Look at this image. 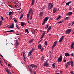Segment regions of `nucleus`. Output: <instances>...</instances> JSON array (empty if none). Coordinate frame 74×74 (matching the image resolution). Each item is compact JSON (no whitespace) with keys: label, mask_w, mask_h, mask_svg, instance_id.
<instances>
[{"label":"nucleus","mask_w":74,"mask_h":74,"mask_svg":"<svg viewBox=\"0 0 74 74\" xmlns=\"http://www.w3.org/2000/svg\"><path fill=\"white\" fill-rule=\"evenodd\" d=\"M70 63H71V67H73V61H70V62H68L67 63V64L69 65H70Z\"/></svg>","instance_id":"1"},{"label":"nucleus","mask_w":74,"mask_h":74,"mask_svg":"<svg viewBox=\"0 0 74 74\" xmlns=\"http://www.w3.org/2000/svg\"><path fill=\"white\" fill-rule=\"evenodd\" d=\"M62 56L60 55L59 57V58L58 59L57 61H58V62L60 63L62 61Z\"/></svg>","instance_id":"2"},{"label":"nucleus","mask_w":74,"mask_h":74,"mask_svg":"<svg viewBox=\"0 0 74 74\" xmlns=\"http://www.w3.org/2000/svg\"><path fill=\"white\" fill-rule=\"evenodd\" d=\"M53 7V5L49 3L48 5V9L50 10Z\"/></svg>","instance_id":"3"},{"label":"nucleus","mask_w":74,"mask_h":74,"mask_svg":"<svg viewBox=\"0 0 74 74\" xmlns=\"http://www.w3.org/2000/svg\"><path fill=\"white\" fill-rule=\"evenodd\" d=\"M71 32V29H68L65 31V33H66V34H69Z\"/></svg>","instance_id":"4"},{"label":"nucleus","mask_w":74,"mask_h":74,"mask_svg":"<svg viewBox=\"0 0 74 74\" xmlns=\"http://www.w3.org/2000/svg\"><path fill=\"white\" fill-rule=\"evenodd\" d=\"M5 70L7 73H8V74H11V72H10V70H9V69L8 68H5Z\"/></svg>","instance_id":"5"},{"label":"nucleus","mask_w":74,"mask_h":74,"mask_svg":"<svg viewBox=\"0 0 74 74\" xmlns=\"http://www.w3.org/2000/svg\"><path fill=\"white\" fill-rule=\"evenodd\" d=\"M30 67H31L32 68H37V66L36 65H35L34 64H31L29 65Z\"/></svg>","instance_id":"6"},{"label":"nucleus","mask_w":74,"mask_h":74,"mask_svg":"<svg viewBox=\"0 0 74 74\" xmlns=\"http://www.w3.org/2000/svg\"><path fill=\"white\" fill-rule=\"evenodd\" d=\"M16 42L15 43L16 45V46L17 47H18V45H19V41H18V40H15Z\"/></svg>","instance_id":"7"},{"label":"nucleus","mask_w":74,"mask_h":74,"mask_svg":"<svg viewBox=\"0 0 74 74\" xmlns=\"http://www.w3.org/2000/svg\"><path fill=\"white\" fill-rule=\"evenodd\" d=\"M64 38V36H63L62 37L60 38V39L59 40V42H62V41L63 39V38Z\"/></svg>","instance_id":"8"},{"label":"nucleus","mask_w":74,"mask_h":74,"mask_svg":"<svg viewBox=\"0 0 74 74\" xmlns=\"http://www.w3.org/2000/svg\"><path fill=\"white\" fill-rule=\"evenodd\" d=\"M72 14H73V13H72V12H69L67 13L66 15H69V16H70V15H71Z\"/></svg>","instance_id":"9"},{"label":"nucleus","mask_w":74,"mask_h":74,"mask_svg":"<svg viewBox=\"0 0 74 74\" xmlns=\"http://www.w3.org/2000/svg\"><path fill=\"white\" fill-rule=\"evenodd\" d=\"M14 24H12L10 27H8V28H10V29H11V28H14Z\"/></svg>","instance_id":"10"},{"label":"nucleus","mask_w":74,"mask_h":74,"mask_svg":"<svg viewBox=\"0 0 74 74\" xmlns=\"http://www.w3.org/2000/svg\"><path fill=\"white\" fill-rule=\"evenodd\" d=\"M43 15V12H40L39 15L40 18H41V17H42Z\"/></svg>","instance_id":"11"},{"label":"nucleus","mask_w":74,"mask_h":74,"mask_svg":"<svg viewBox=\"0 0 74 74\" xmlns=\"http://www.w3.org/2000/svg\"><path fill=\"white\" fill-rule=\"evenodd\" d=\"M49 18V17H48L45 18L44 20V21H45V22H47V21H48V19Z\"/></svg>","instance_id":"12"},{"label":"nucleus","mask_w":74,"mask_h":74,"mask_svg":"<svg viewBox=\"0 0 74 74\" xmlns=\"http://www.w3.org/2000/svg\"><path fill=\"white\" fill-rule=\"evenodd\" d=\"M42 47V46H41V44H39L38 47V49H41Z\"/></svg>","instance_id":"13"},{"label":"nucleus","mask_w":74,"mask_h":74,"mask_svg":"<svg viewBox=\"0 0 74 74\" xmlns=\"http://www.w3.org/2000/svg\"><path fill=\"white\" fill-rule=\"evenodd\" d=\"M44 66H49L48 64L47 63V62H45V63L44 64Z\"/></svg>","instance_id":"14"},{"label":"nucleus","mask_w":74,"mask_h":74,"mask_svg":"<svg viewBox=\"0 0 74 74\" xmlns=\"http://www.w3.org/2000/svg\"><path fill=\"white\" fill-rule=\"evenodd\" d=\"M56 11H57V9H56V8H55L53 9V13H55V12H56Z\"/></svg>","instance_id":"15"},{"label":"nucleus","mask_w":74,"mask_h":74,"mask_svg":"<svg viewBox=\"0 0 74 74\" xmlns=\"http://www.w3.org/2000/svg\"><path fill=\"white\" fill-rule=\"evenodd\" d=\"M65 56H66L67 57V56H70V55L69 54V53H65Z\"/></svg>","instance_id":"16"},{"label":"nucleus","mask_w":74,"mask_h":74,"mask_svg":"<svg viewBox=\"0 0 74 74\" xmlns=\"http://www.w3.org/2000/svg\"><path fill=\"white\" fill-rule=\"evenodd\" d=\"M74 43L71 44V48H73V49H74Z\"/></svg>","instance_id":"17"},{"label":"nucleus","mask_w":74,"mask_h":74,"mask_svg":"<svg viewBox=\"0 0 74 74\" xmlns=\"http://www.w3.org/2000/svg\"><path fill=\"white\" fill-rule=\"evenodd\" d=\"M35 49H34V47L30 51V52L31 53H32L33 51H34Z\"/></svg>","instance_id":"18"},{"label":"nucleus","mask_w":74,"mask_h":74,"mask_svg":"<svg viewBox=\"0 0 74 74\" xmlns=\"http://www.w3.org/2000/svg\"><path fill=\"white\" fill-rule=\"evenodd\" d=\"M13 15V13L12 12H11V11H10L9 12V13L8 15Z\"/></svg>","instance_id":"19"},{"label":"nucleus","mask_w":74,"mask_h":74,"mask_svg":"<svg viewBox=\"0 0 74 74\" xmlns=\"http://www.w3.org/2000/svg\"><path fill=\"white\" fill-rule=\"evenodd\" d=\"M7 32H8V33H11V32H14V31L12 30L10 31H7Z\"/></svg>","instance_id":"20"},{"label":"nucleus","mask_w":74,"mask_h":74,"mask_svg":"<svg viewBox=\"0 0 74 74\" xmlns=\"http://www.w3.org/2000/svg\"><path fill=\"white\" fill-rule=\"evenodd\" d=\"M56 45L55 44H54V45H53L52 47V49L53 50V49L54 47H56Z\"/></svg>","instance_id":"21"},{"label":"nucleus","mask_w":74,"mask_h":74,"mask_svg":"<svg viewBox=\"0 0 74 74\" xmlns=\"http://www.w3.org/2000/svg\"><path fill=\"white\" fill-rule=\"evenodd\" d=\"M35 1V0H32V2L31 4L33 5L34 4V2Z\"/></svg>","instance_id":"22"},{"label":"nucleus","mask_w":74,"mask_h":74,"mask_svg":"<svg viewBox=\"0 0 74 74\" xmlns=\"http://www.w3.org/2000/svg\"><path fill=\"white\" fill-rule=\"evenodd\" d=\"M32 11H33V10H32V9H30L28 13L29 14L30 13H31V12H33Z\"/></svg>","instance_id":"23"},{"label":"nucleus","mask_w":74,"mask_h":74,"mask_svg":"<svg viewBox=\"0 0 74 74\" xmlns=\"http://www.w3.org/2000/svg\"><path fill=\"white\" fill-rule=\"evenodd\" d=\"M32 53H31L30 51L28 55V57H30V55H31V54H32Z\"/></svg>","instance_id":"24"},{"label":"nucleus","mask_w":74,"mask_h":74,"mask_svg":"<svg viewBox=\"0 0 74 74\" xmlns=\"http://www.w3.org/2000/svg\"><path fill=\"white\" fill-rule=\"evenodd\" d=\"M24 23H23V22H21V26H22L23 27V25H24Z\"/></svg>","instance_id":"25"},{"label":"nucleus","mask_w":74,"mask_h":74,"mask_svg":"<svg viewBox=\"0 0 74 74\" xmlns=\"http://www.w3.org/2000/svg\"><path fill=\"white\" fill-rule=\"evenodd\" d=\"M16 27L18 28V30H19V29H20V28L19 27V26H18L17 24H16Z\"/></svg>","instance_id":"26"},{"label":"nucleus","mask_w":74,"mask_h":74,"mask_svg":"<svg viewBox=\"0 0 74 74\" xmlns=\"http://www.w3.org/2000/svg\"><path fill=\"white\" fill-rule=\"evenodd\" d=\"M49 26L47 24L46 25V27H45V29H47L49 27Z\"/></svg>","instance_id":"27"},{"label":"nucleus","mask_w":74,"mask_h":74,"mask_svg":"<svg viewBox=\"0 0 74 74\" xmlns=\"http://www.w3.org/2000/svg\"><path fill=\"white\" fill-rule=\"evenodd\" d=\"M34 39H33L32 40L31 39L30 40L29 42V44H31L32 42H33V41Z\"/></svg>","instance_id":"28"},{"label":"nucleus","mask_w":74,"mask_h":74,"mask_svg":"<svg viewBox=\"0 0 74 74\" xmlns=\"http://www.w3.org/2000/svg\"><path fill=\"white\" fill-rule=\"evenodd\" d=\"M30 15V14L29 13H28V14L27 15V19H29V16Z\"/></svg>","instance_id":"29"},{"label":"nucleus","mask_w":74,"mask_h":74,"mask_svg":"<svg viewBox=\"0 0 74 74\" xmlns=\"http://www.w3.org/2000/svg\"><path fill=\"white\" fill-rule=\"evenodd\" d=\"M60 17H61V16H58L57 17V18L56 19L57 21H58V20H59V18H60Z\"/></svg>","instance_id":"30"},{"label":"nucleus","mask_w":74,"mask_h":74,"mask_svg":"<svg viewBox=\"0 0 74 74\" xmlns=\"http://www.w3.org/2000/svg\"><path fill=\"white\" fill-rule=\"evenodd\" d=\"M71 3V2H67L66 4V5H68L69 4H70Z\"/></svg>","instance_id":"31"},{"label":"nucleus","mask_w":74,"mask_h":74,"mask_svg":"<svg viewBox=\"0 0 74 74\" xmlns=\"http://www.w3.org/2000/svg\"><path fill=\"white\" fill-rule=\"evenodd\" d=\"M13 20L16 23L17 22V20L16 18H13Z\"/></svg>","instance_id":"32"},{"label":"nucleus","mask_w":74,"mask_h":74,"mask_svg":"<svg viewBox=\"0 0 74 74\" xmlns=\"http://www.w3.org/2000/svg\"><path fill=\"white\" fill-rule=\"evenodd\" d=\"M44 44L45 45H46V46L47 45V41H45V42Z\"/></svg>","instance_id":"33"},{"label":"nucleus","mask_w":74,"mask_h":74,"mask_svg":"<svg viewBox=\"0 0 74 74\" xmlns=\"http://www.w3.org/2000/svg\"><path fill=\"white\" fill-rule=\"evenodd\" d=\"M44 56H42L41 58V60H44Z\"/></svg>","instance_id":"34"},{"label":"nucleus","mask_w":74,"mask_h":74,"mask_svg":"<svg viewBox=\"0 0 74 74\" xmlns=\"http://www.w3.org/2000/svg\"><path fill=\"white\" fill-rule=\"evenodd\" d=\"M52 66L53 68L55 69V64H53L52 65Z\"/></svg>","instance_id":"35"},{"label":"nucleus","mask_w":74,"mask_h":74,"mask_svg":"<svg viewBox=\"0 0 74 74\" xmlns=\"http://www.w3.org/2000/svg\"><path fill=\"white\" fill-rule=\"evenodd\" d=\"M25 32L27 33H29V31H28V29H26L25 30Z\"/></svg>","instance_id":"36"},{"label":"nucleus","mask_w":74,"mask_h":74,"mask_svg":"<svg viewBox=\"0 0 74 74\" xmlns=\"http://www.w3.org/2000/svg\"><path fill=\"white\" fill-rule=\"evenodd\" d=\"M68 19H69V17H66V18L64 19L65 20H68Z\"/></svg>","instance_id":"37"},{"label":"nucleus","mask_w":74,"mask_h":74,"mask_svg":"<svg viewBox=\"0 0 74 74\" xmlns=\"http://www.w3.org/2000/svg\"><path fill=\"white\" fill-rule=\"evenodd\" d=\"M43 50H44V48H43V47L42 48L41 50V51L42 52H43Z\"/></svg>","instance_id":"38"},{"label":"nucleus","mask_w":74,"mask_h":74,"mask_svg":"<svg viewBox=\"0 0 74 74\" xmlns=\"http://www.w3.org/2000/svg\"><path fill=\"white\" fill-rule=\"evenodd\" d=\"M2 22H3V21H0V26H1V24H2Z\"/></svg>","instance_id":"39"},{"label":"nucleus","mask_w":74,"mask_h":74,"mask_svg":"<svg viewBox=\"0 0 74 74\" xmlns=\"http://www.w3.org/2000/svg\"><path fill=\"white\" fill-rule=\"evenodd\" d=\"M1 18L2 20H4V18H3V17L2 16H1Z\"/></svg>","instance_id":"40"},{"label":"nucleus","mask_w":74,"mask_h":74,"mask_svg":"<svg viewBox=\"0 0 74 74\" xmlns=\"http://www.w3.org/2000/svg\"><path fill=\"white\" fill-rule=\"evenodd\" d=\"M52 28V27L51 26H50L49 28L48 29H49L50 30H51V28Z\"/></svg>","instance_id":"41"},{"label":"nucleus","mask_w":74,"mask_h":74,"mask_svg":"<svg viewBox=\"0 0 74 74\" xmlns=\"http://www.w3.org/2000/svg\"><path fill=\"white\" fill-rule=\"evenodd\" d=\"M65 66L66 68H67V67H69V65H68L67 64H66L65 65Z\"/></svg>","instance_id":"42"},{"label":"nucleus","mask_w":74,"mask_h":74,"mask_svg":"<svg viewBox=\"0 0 74 74\" xmlns=\"http://www.w3.org/2000/svg\"><path fill=\"white\" fill-rule=\"evenodd\" d=\"M54 44L56 45L57 44V41H56L54 42Z\"/></svg>","instance_id":"43"},{"label":"nucleus","mask_w":74,"mask_h":74,"mask_svg":"<svg viewBox=\"0 0 74 74\" xmlns=\"http://www.w3.org/2000/svg\"><path fill=\"white\" fill-rule=\"evenodd\" d=\"M23 16V14H21L20 17H21V18H22Z\"/></svg>","instance_id":"44"},{"label":"nucleus","mask_w":74,"mask_h":74,"mask_svg":"<svg viewBox=\"0 0 74 74\" xmlns=\"http://www.w3.org/2000/svg\"><path fill=\"white\" fill-rule=\"evenodd\" d=\"M70 73L71 74H74V73H73V72L72 71H71Z\"/></svg>","instance_id":"45"},{"label":"nucleus","mask_w":74,"mask_h":74,"mask_svg":"<svg viewBox=\"0 0 74 74\" xmlns=\"http://www.w3.org/2000/svg\"><path fill=\"white\" fill-rule=\"evenodd\" d=\"M69 10H72V8H71V7H70L69 8Z\"/></svg>","instance_id":"46"},{"label":"nucleus","mask_w":74,"mask_h":74,"mask_svg":"<svg viewBox=\"0 0 74 74\" xmlns=\"http://www.w3.org/2000/svg\"><path fill=\"white\" fill-rule=\"evenodd\" d=\"M25 54V52H23V56H24Z\"/></svg>","instance_id":"47"},{"label":"nucleus","mask_w":74,"mask_h":74,"mask_svg":"<svg viewBox=\"0 0 74 74\" xmlns=\"http://www.w3.org/2000/svg\"><path fill=\"white\" fill-rule=\"evenodd\" d=\"M66 60H63V62L64 63H65V62H66Z\"/></svg>","instance_id":"48"},{"label":"nucleus","mask_w":74,"mask_h":74,"mask_svg":"<svg viewBox=\"0 0 74 74\" xmlns=\"http://www.w3.org/2000/svg\"><path fill=\"white\" fill-rule=\"evenodd\" d=\"M29 69L31 73H32V69H30V68H29Z\"/></svg>","instance_id":"49"},{"label":"nucleus","mask_w":74,"mask_h":74,"mask_svg":"<svg viewBox=\"0 0 74 74\" xmlns=\"http://www.w3.org/2000/svg\"><path fill=\"white\" fill-rule=\"evenodd\" d=\"M45 21H44L42 23V25H44V24H45Z\"/></svg>","instance_id":"50"},{"label":"nucleus","mask_w":74,"mask_h":74,"mask_svg":"<svg viewBox=\"0 0 74 74\" xmlns=\"http://www.w3.org/2000/svg\"><path fill=\"white\" fill-rule=\"evenodd\" d=\"M71 56H74V53H72L71 54Z\"/></svg>","instance_id":"51"},{"label":"nucleus","mask_w":74,"mask_h":74,"mask_svg":"<svg viewBox=\"0 0 74 74\" xmlns=\"http://www.w3.org/2000/svg\"><path fill=\"white\" fill-rule=\"evenodd\" d=\"M33 73L34 74H36V72L34 71H33Z\"/></svg>","instance_id":"52"},{"label":"nucleus","mask_w":74,"mask_h":74,"mask_svg":"<svg viewBox=\"0 0 74 74\" xmlns=\"http://www.w3.org/2000/svg\"><path fill=\"white\" fill-rule=\"evenodd\" d=\"M10 19H14V18H12V16H10Z\"/></svg>","instance_id":"53"},{"label":"nucleus","mask_w":74,"mask_h":74,"mask_svg":"<svg viewBox=\"0 0 74 74\" xmlns=\"http://www.w3.org/2000/svg\"><path fill=\"white\" fill-rule=\"evenodd\" d=\"M42 36H45V33H43L42 34Z\"/></svg>","instance_id":"54"},{"label":"nucleus","mask_w":74,"mask_h":74,"mask_svg":"<svg viewBox=\"0 0 74 74\" xmlns=\"http://www.w3.org/2000/svg\"><path fill=\"white\" fill-rule=\"evenodd\" d=\"M60 23H62V22H63V21H60Z\"/></svg>","instance_id":"55"},{"label":"nucleus","mask_w":74,"mask_h":74,"mask_svg":"<svg viewBox=\"0 0 74 74\" xmlns=\"http://www.w3.org/2000/svg\"><path fill=\"white\" fill-rule=\"evenodd\" d=\"M0 56H1V57H2V58H3L4 57L1 55L0 54Z\"/></svg>","instance_id":"56"},{"label":"nucleus","mask_w":74,"mask_h":74,"mask_svg":"<svg viewBox=\"0 0 74 74\" xmlns=\"http://www.w3.org/2000/svg\"><path fill=\"white\" fill-rule=\"evenodd\" d=\"M44 8L43 7H42V8H41V9L42 10H44Z\"/></svg>","instance_id":"57"},{"label":"nucleus","mask_w":74,"mask_h":74,"mask_svg":"<svg viewBox=\"0 0 74 74\" xmlns=\"http://www.w3.org/2000/svg\"><path fill=\"white\" fill-rule=\"evenodd\" d=\"M43 37H44V36H42L41 37V39H42V38H43Z\"/></svg>","instance_id":"58"},{"label":"nucleus","mask_w":74,"mask_h":74,"mask_svg":"<svg viewBox=\"0 0 74 74\" xmlns=\"http://www.w3.org/2000/svg\"><path fill=\"white\" fill-rule=\"evenodd\" d=\"M15 10L16 11H17V10H20V9H16V10Z\"/></svg>","instance_id":"59"},{"label":"nucleus","mask_w":74,"mask_h":74,"mask_svg":"<svg viewBox=\"0 0 74 74\" xmlns=\"http://www.w3.org/2000/svg\"><path fill=\"white\" fill-rule=\"evenodd\" d=\"M8 67H9V66H10V67L11 66V65H10V64H8Z\"/></svg>","instance_id":"60"},{"label":"nucleus","mask_w":74,"mask_h":74,"mask_svg":"<svg viewBox=\"0 0 74 74\" xmlns=\"http://www.w3.org/2000/svg\"><path fill=\"white\" fill-rule=\"evenodd\" d=\"M43 8H45L46 7V6L45 5L43 7Z\"/></svg>","instance_id":"61"},{"label":"nucleus","mask_w":74,"mask_h":74,"mask_svg":"<svg viewBox=\"0 0 74 74\" xmlns=\"http://www.w3.org/2000/svg\"><path fill=\"white\" fill-rule=\"evenodd\" d=\"M57 23L58 24L61 23L60 21L59 22H58Z\"/></svg>","instance_id":"62"},{"label":"nucleus","mask_w":74,"mask_h":74,"mask_svg":"<svg viewBox=\"0 0 74 74\" xmlns=\"http://www.w3.org/2000/svg\"><path fill=\"white\" fill-rule=\"evenodd\" d=\"M49 30H50V29H49L48 28L47 29V31H48L49 32Z\"/></svg>","instance_id":"63"},{"label":"nucleus","mask_w":74,"mask_h":74,"mask_svg":"<svg viewBox=\"0 0 74 74\" xmlns=\"http://www.w3.org/2000/svg\"><path fill=\"white\" fill-rule=\"evenodd\" d=\"M72 25H74V21L72 23Z\"/></svg>","instance_id":"64"}]
</instances>
